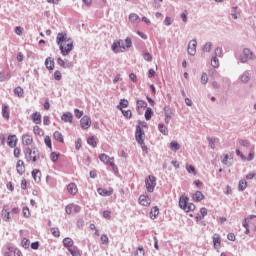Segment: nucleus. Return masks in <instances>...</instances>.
<instances>
[{"label":"nucleus","mask_w":256,"mask_h":256,"mask_svg":"<svg viewBox=\"0 0 256 256\" xmlns=\"http://www.w3.org/2000/svg\"><path fill=\"white\" fill-rule=\"evenodd\" d=\"M24 155H25V159H27V161H32V163H37V161H39V149L37 147H27L24 149Z\"/></svg>","instance_id":"1"},{"label":"nucleus","mask_w":256,"mask_h":256,"mask_svg":"<svg viewBox=\"0 0 256 256\" xmlns=\"http://www.w3.org/2000/svg\"><path fill=\"white\" fill-rule=\"evenodd\" d=\"M179 207L185 213H189L195 209V204L189 203V196L183 195L179 198Z\"/></svg>","instance_id":"2"},{"label":"nucleus","mask_w":256,"mask_h":256,"mask_svg":"<svg viewBox=\"0 0 256 256\" xmlns=\"http://www.w3.org/2000/svg\"><path fill=\"white\" fill-rule=\"evenodd\" d=\"M240 63H247L248 61H254L256 59L255 53L249 48H244L242 54L239 56Z\"/></svg>","instance_id":"3"},{"label":"nucleus","mask_w":256,"mask_h":256,"mask_svg":"<svg viewBox=\"0 0 256 256\" xmlns=\"http://www.w3.org/2000/svg\"><path fill=\"white\" fill-rule=\"evenodd\" d=\"M145 185L148 193H153L155 187H157V178L153 175H149L148 178L145 179Z\"/></svg>","instance_id":"4"},{"label":"nucleus","mask_w":256,"mask_h":256,"mask_svg":"<svg viewBox=\"0 0 256 256\" xmlns=\"http://www.w3.org/2000/svg\"><path fill=\"white\" fill-rule=\"evenodd\" d=\"M135 139L138 145H143L145 141V130L140 125H136Z\"/></svg>","instance_id":"5"},{"label":"nucleus","mask_w":256,"mask_h":256,"mask_svg":"<svg viewBox=\"0 0 256 256\" xmlns=\"http://www.w3.org/2000/svg\"><path fill=\"white\" fill-rule=\"evenodd\" d=\"M73 39L67 37V33L59 32L56 37V44L58 47H61L63 43H71Z\"/></svg>","instance_id":"6"},{"label":"nucleus","mask_w":256,"mask_h":256,"mask_svg":"<svg viewBox=\"0 0 256 256\" xmlns=\"http://www.w3.org/2000/svg\"><path fill=\"white\" fill-rule=\"evenodd\" d=\"M59 49H60V53L61 55H63V57H67V55H69V53H71L73 51V41L72 42H68L65 45H60L59 46Z\"/></svg>","instance_id":"7"},{"label":"nucleus","mask_w":256,"mask_h":256,"mask_svg":"<svg viewBox=\"0 0 256 256\" xmlns=\"http://www.w3.org/2000/svg\"><path fill=\"white\" fill-rule=\"evenodd\" d=\"M119 48L122 49V53L125 50V44L123 43V40H115L111 45V50L113 53H119Z\"/></svg>","instance_id":"8"},{"label":"nucleus","mask_w":256,"mask_h":256,"mask_svg":"<svg viewBox=\"0 0 256 256\" xmlns=\"http://www.w3.org/2000/svg\"><path fill=\"white\" fill-rule=\"evenodd\" d=\"M197 53V39H193L188 43V55L192 57Z\"/></svg>","instance_id":"9"},{"label":"nucleus","mask_w":256,"mask_h":256,"mask_svg":"<svg viewBox=\"0 0 256 256\" xmlns=\"http://www.w3.org/2000/svg\"><path fill=\"white\" fill-rule=\"evenodd\" d=\"M80 127L81 129L87 130L91 127V117L85 115L80 119Z\"/></svg>","instance_id":"10"},{"label":"nucleus","mask_w":256,"mask_h":256,"mask_svg":"<svg viewBox=\"0 0 256 256\" xmlns=\"http://www.w3.org/2000/svg\"><path fill=\"white\" fill-rule=\"evenodd\" d=\"M138 202L143 207H149V205H151V198L149 196L140 195L138 198Z\"/></svg>","instance_id":"11"},{"label":"nucleus","mask_w":256,"mask_h":256,"mask_svg":"<svg viewBox=\"0 0 256 256\" xmlns=\"http://www.w3.org/2000/svg\"><path fill=\"white\" fill-rule=\"evenodd\" d=\"M7 145L11 149L17 147V135L10 134L7 138Z\"/></svg>","instance_id":"12"},{"label":"nucleus","mask_w":256,"mask_h":256,"mask_svg":"<svg viewBox=\"0 0 256 256\" xmlns=\"http://www.w3.org/2000/svg\"><path fill=\"white\" fill-rule=\"evenodd\" d=\"M44 64L48 71H53V69H55V59H53V57H47Z\"/></svg>","instance_id":"13"},{"label":"nucleus","mask_w":256,"mask_h":256,"mask_svg":"<svg viewBox=\"0 0 256 256\" xmlns=\"http://www.w3.org/2000/svg\"><path fill=\"white\" fill-rule=\"evenodd\" d=\"M61 121L64 123H73V113L64 112L61 116Z\"/></svg>","instance_id":"14"},{"label":"nucleus","mask_w":256,"mask_h":256,"mask_svg":"<svg viewBox=\"0 0 256 256\" xmlns=\"http://www.w3.org/2000/svg\"><path fill=\"white\" fill-rule=\"evenodd\" d=\"M30 119L35 123V125H41V113L34 112L31 114Z\"/></svg>","instance_id":"15"},{"label":"nucleus","mask_w":256,"mask_h":256,"mask_svg":"<svg viewBox=\"0 0 256 256\" xmlns=\"http://www.w3.org/2000/svg\"><path fill=\"white\" fill-rule=\"evenodd\" d=\"M127 107H129V100L125 98L120 99L119 104L116 106L118 111H123V109H127Z\"/></svg>","instance_id":"16"},{"label":"nucleus","mask_w":256,"mask_h":256,"mask_svg":"<svg viewBox=\"0 0 256 256\" xmlns=\"http://www.w3.org/2000/svg\"><path fill=\"white\" fill-rule=\"evenodd\" d=\"M31 174H32V179H34L35 183H41V170L34 169L32 170Z\"/></svg>","instance_id":"17"},{"label":"nucleus","mask_w":256,"mask_h":256,"mask_svg":"<svg viewBox=\"0 0 256 256\" xmlns=\"http://www.w3.org/2000/svg\"><path fill=\"white\" fill-rule=\"evenodd\" d=\"M97 193L101 195V197H111L113 195V189L107 190L103 188H98Z\"/></svg>","instance_id":"18"},{"label":"nucleus","mask_w":256,"mask_h":256,"mask_svg":"<svg viewBox=\"0 0 256 256\" xmlns=\"http://www.w3.org/2000/svg\"><path fill=\"white\" fill-rule=\"evenodd\" d=\"M192 199L199 203L200 201H203V199H205V195H203L202 191L198 190L193 194Z\"/></svg>","instance_id":"19"},{"label":"nucleus","mask_w":256,"mask_h":256,"mask_svg":"<svg viewBox=\"0 0 256 256\" xmlns=\"http://www.w3.org/2000/svg\"><path fill=\"white\" fill-rule=\"evenodd\" d=\"M67 191L70 193V195H77V184L70 183L67 186Z\"/></svg>","instance_id":"20"},{"label":"nucleus","mask_w":256,"mask_h":256,"mask_svg":"<svg viewBox=\"0 0 256 256\" xmlns=\"http://www.w3.org/2000/svg\"><path fill=\"white\" fill-rule=\"evenodd\" d=\"M170 149H171V151H174L175 153H177V151H179V149H181V144H179V142L173 140L170 142Z\"/></svg>","instance_id":"21"},{"label":"nucleus","mask_w":256,"mask_h":256,"mask_svg":"<svg viewBox=\"0 0 256 256\" xmlns=\"http://www.w3.org/2000/svg\"><path fill=\"white\" fill-rule=\"evenodd\" d=\"M22 143L24 145H31V143H33V137H31L29 134H24L22 136Z\"/></svg>","instance_id":"22"},{"label":"nucleus","mask_w":256,"mask_h":256,"mask_svg":"<svg viewBox=\"0 0 256 256\" xmlns=\"http://www.w3.org/2000/svg\"><path fill=\"white\" fill-rule=\"evenodd\" d=\"M2 218H3V221H6L7 223H9V221H11V212H9V211H7V209L3 208Z\"/></svg>","instance_id":"23"},{"label":"nucleus","mask_w":256,"mask_h":256,"mask_svg":"<svg viewBox=\"0 0 256 256\" xmlns=\"http://www.w3.org/2000/svg\"><path fill=\"white\" fill-rule=\"evenodd\" d=\"M53 137L58 143H65V139L63 138V134L59 131H55Z\"/></svg>","instance_id":"24"},{"label":"nucleus","mask_w":256,"mask_h":256,"mask_svg":"<svg viewBox=\"0 0 256 256\" xmlns=\"http://www.w3.org/2000/svg\"><path fill=\"white\" fill-rule=\"evenodd\" d=\"M73 239L66 237L63 239V245L66 249H71L73 247Z\"/></svg>","instance_id":"25"},{"label":"nucleus","mask_w":256,"mask_h":256,"mask_svg":"<svg viewBox=\"0 0 256 256\" xmlns=\"http://www.w3.org/2000/svg\"><path fill=\"white\" fill-rule=\"evenodd\" d=\"M158 131L162 133V135H169V129L163 123L158 124Z\"/></svg>","instance_id":"26"},{"label":"nucleus","mask_w":256,"mask_h":256,"mask_svg":"<svg viewBox=\"0 0 256 256\" xmlns=\"http://www.w3.org/2000/svg\"><path fill=\"white\" fill-rule=\"evenodd\" d=\"M144 117H145L146 121H151V119L153 117V109L151 107L146 108Z\"/></svg>","instance_id":"27"},{"label":"nucleus","mask_w":256,"mask_h":256,"mask_svg":"<svg viewBox=\"0 0 256 256\" xmlns=\"http://www.w3.org/2000/svg\"><path fill=\"white\" fill-rule=\"evenodd\" d=\"M250 76H249V71H245L241 76H240V80L242 83H249L250 81Z\"/></svg>","instance_id":"28"},{"label":"nucleus","mask_w":256,"mask_h":256,"mask_svg":"<svg viewBox=\"0 0 256 256\" xmlns=\"http://www.w3.org/2000/svg\"><path fill=\"white\" fill-rule=\"evenodd\" d=\"M14 95H16L17 97H23V95H25V91L23 90V88H21V86L16 87L13 90Z\"/></svg>","instance_id":"29"},{"label":"nucleus","mask_w":256,"mask_h":256,"mask_svg":"<svg viewBox=\"0 0 256 256\" xmlns=\"http://www.w3.org/2000/svg\"><path fill=\"white\" fill-rule=\"evenodd\" d=\"M2 117L4 119H9V106L7 105H2Z\"/></svg>","instance_id":"30"},{"label":"nucleus","mask_w":256,"mask_h":256,"mask_svg":"<svg viewBox=\"0 0 256 256\" xmlns=\"http://www.w3.org/2000/svg\"><path fill=\"white\" fill-rule=\"evenodd\" d=\"M256 215H249L248 217L244 218L243 222H242V227H244V229H247L249 227V219H255Z\"/></svg>","instance_id":"31"},{"label":"nucleus","mask_w":256,"mask_h":256,"mask_svg":"<svg viewBox=\"0 0 256 256\" xmlns=\"http://www.w3.org/2000/svg\"><path fill=\"white\" fill-rule=\"evenodd\" d=\"M44 143H45L46 147H48V149H50V151H53V143L51 142V136H45Z\"/></svg>","instance_id":"32"},{"label":"nucleus","mask_w":256,"mask_h":256,"mask_svg":"<svg viewBox=\"0 0 256 256\" xmlns=\"http://www.w3.org/2000/svg\"><path fill=\"white\" fill-rule=\"evenodd\" d=\"M68 251L72 256H81V252H79V248H77V246L69 248Z\"/></svg>","instance_id":"33"},{"label":"nucleus","mask_w":256,"mask_h":256,"mask_svg":"<svg viewBox=\"0 0 256 256\" xmlns=\"http://www.w3.org/2000/svg\"><path fill=\"white\" fill-rule=\"evenodd\" d=\"M245 189H247V180L242 179L239 181L238 191H244Z\"/></svg>","instance_id":"34"},{"label":"nucleus","mask_w":256,"mask_h":256,"mask_svg":"<svg viewBox=\"0 0 256 256\" xmlns=\"http://www.w3.org/2000/svg\"><path fill=\"white\" fill-rule=\"evenodd\" d=\"M87 143H88V145H90V147H93V149H95V147H97V141L95 140V136H90L87 139Z\"/></svg>","instance_id":"35"},{"label":"nucleus","mask_w":256,"mask_h":256,"mask_svg":"<svg viewBox=\"0 0 256 256\" xmlns=\"http://www.w3.org/2000/svg\"><path fill=\"white\" fill-rule=\"evenodd\" d=\"M157 215H159V207L154 206L150 212V217H151V219H156Z\"/></svg>","instance_id":"36"},{"label":"nucleus","mask_w":256,"mask_h":256,"mask_svg":"<svg viewBox=\"0 0 256 256\" xmlns=\"http://www.w3.org/2000/svg\"><path fill=\"white\" fill-rule=\"evenodd\" d=\"M211 66L214 67V69H219V58H217V56L212 57Z\"/></svg>","instance_id":"37"},{"label":"nucleus","mask_w":256,"mask_h":256,"mask_svg":"<svg viewBox=\"0 0 256 256\" xmlns=\"http://www.w3.org/2000/svg\"><path fill=\"white\" fill-rule=\"evenodd\" d=\"M229 159H233V157L229 158V154H224V157L222 159L223 165H226L227 167H231V162H229Z\"/></svg>","instance_id":"38"},{"label":"nucleus","mask_w":256,"mask_h":256,"mask_svg":"<svg viewBox=\"0 0 256 256\" xmlns=\"http://www.w3.org/2000/svg\"><path fill=\"white\" fill-rule=\"evenodd\" d=\"M123 117H125V119H131V117H133V112H131V110H120Z\"/></svg>","instance_id":"39"},{"label":"nucleus","mask_w":256,"mask_h":256,"mask_svg":"<svg viewBox=\"0 0 256 256\" xmlns=\"http://www.w3.org/2000/svg\"><path fill=\"white\" fill-rule=\"evenodd\" d=\"M21 245L24 249H29V247L31 246V241H29L28 238H23L21 241Z\"/></svg>","instance_id":"40"},{"label":"nucleus","mask_w":256,"mask_h":256,"mask_svg":"<svg viewBox=\"0 0 256 256\" xmlns=\"http://www.w3.org/2000/svg\"><path fill=\"white\" fill-rule=\"evenodd\" d=\"M186 171L188 173H192L193 175H197V170H195V166H193L191 164L186 165Z\"/></svg>","instance_id":"41"},{"label":"nucleus","mask_w":256,"mask_h":256,"mask_svg":"<svg viewBox=\"0 0 256 256\" xmlns=\"http://www.w3.org/2000/svg\"><path fill=\"white\" fill-rule=\"evenodd\" d=\"M213 245H214V249H217V247L221 246V237H219V235L213 238Z\"/></svg>","instance_id":"42"},{"label":"nucleus","mask_w":256,"mask_h":256,"mask_svg":"<svg viewBox=\"0 0 256 256\" xmlns=\"http://www.w3.org/2000/svg\"><path fill=\"white\" fill-rule=\"evenodd\" d=\"M135 256H145V248H143V246H139L136 249V252L134 254Z\"/></svg>","instance_id":"43"},{"label":"nucleus","mask_w":256,"mask_h":256,"mask_svg":"<svg viewBox=\"0 0 256 256\" xmlns=\"http://www.w3.org/2000/svg\"><path fill=\"white\" fill-rule=\"evenodd\" d=\"M125 49H131L133 47V40H131V37H127L125 40Z\"/></svg>","instance_id":"44"},{"label":"nucleus","mask_w":256,"mask_h":256,"mask_svg":"<svg viewBox=\"0 0 256 256\" xmlns=\"http://www.w3.org/2000/svg\"><path fill=\"white\" fill-rule=\"evenodd\" d=\"M59 157H60V155L57 154V152H52L50 154V159H51L52 163H57V161H59Z\"/></svg>","instance_id":"45"},{"label":"nucleus","mask_w":256,"mask_h":256,"mask_svg":"<svg viewBox=\"0 0 256 256\" xmlns=\"http://www.w3.org/2000/svg\"><path fill=\"white\" fill-rule=\"evenodd\" d=\"M136 105L137 109H143L147 107V102H145L144 100H137Z\"/></svg>","instance_id":"46"},{"label":"nucleus","mask_w":256,"mask_h":256,"mask_svg":"<svg viewBox=\"0 0 256 256\" xmlns=\"http://www.w3.org/2000/svg\"><path fill=\"white\" fill-rule=\"evenodd\" d=\"M99 159L102 163H107V161H109V159H111V157H109V155L102 153L99 155Z\"/></svg>","instance_id":"47"},{"label":"nucleus","mask_w":256,"mask_h":256,"mask_svg":"<svg viewBox=\"0 0 256 256\" xmlns=\"http://www.w3.org/2000/svg\"><path fill=\"white\" fill-rule=\"evenodd\" d=\"M164 115L165 116H170V117L173 115V110H171V106L166 105L164 107Z\"/></svg>","instance_id":"48"},{"label":"nucleus","mask_w":256,"mask_h":256,"mask_svg":"<svg viewBox=\"0 0 256 256\" xmlns=\"http://www.w3.org/2000/svg\"><path fill=\"white\" fill-rule=\"evenodd\" d=\"M207 140L209 141V146L211 149H215V143L219 141V139L208 137Z\"/></svg>","instance_id":"49"},{"label":"nucleus","mask_w":256,"mask_h":256,"mask_svg":"<svg viewBox=\"0 0 256 256\" xmlns=\"http://www.w3.org/2000/svg\"><path fill=\"white\" fill-rule=\"evenodd\" d=\"M50 232L52 233L53 237H61V232L59 231V228H51Z\"/></svg>","instance_id":"50"},{"label":"nucleus","mask_w":256,"mask_h":256,"mask_svg":"<svg viewBox=\"0 0 256 256\" xmlns=\"http://www.w3.org/2000/svg\"><path fill=\"white\" fill-rule=\"evenodd\" d=\"M143 58L145 61H148L149 63H151V61H153V56L149 52H144Z\"/></svg>","instance_id":"51"},{"label":"nucleus","mask_w":256,"mask_h":256,"mask_svg":"<svg viewBox=\"0 0 256 256\" xmlns=\"http://www.w3.org/2000/svg\"><path fill=\"white\" fill-rule=\"evenodd\" d=\"M209 82V77L207 76V73H202L201 75V83L202 85H207V83Z\"/></svg>","instance_id":"52"},{"label":"nucleus","mask_w":256,"mask_h":256,"mask_svg":"<svg viewBox=\"0 0 256 256\" xmlns=\"http://www.w3.org/2000/svg\"><path fill=\"white\" fill-rule=\"evenodd\" d=\"M212 47H213V44H212L211 42H207V43L203 46V51H205L206 53H210Z\"/></svg>","instance_id":"53"},{"label":"nucleus","mask_w":256,"mask_h":256,"mask_svg":"<svg viewBox=\"0 0 256 256\" xmlns=\"http://www.w3.org/2000/svg\"><path fill=\"white\" fill-rule=\"evenodd\" d=\"M54 79L55 81H61V79H63V75L61 74V71L56 70L54 72Z\"/></svg>","instance_id":"54"},{"label":"nucleus","mask_w":256,"mask_h":256,"mask_svg":"<svg viewBox=\"0 0 256 256\" xmlns=\"http://www.w3.org/2000/svg\"><path fill=\"white\" fill-rule=\"evenodd\" d=\"M138 19H139V15L135 13H131L129 15V21H131L132 23H135V21H138Z\"/></svg>","instance_id":"55"},{"label":"nucleus","mask_w":256,"mask_h":256,"mask_svg":"<svg viewBox=\"0 0 256 256\" xmlns=\"http://www.w3.org/2000/svg\"><path fill=\"white\" fill-rule=\"evenodd\" d=\"M23 217L29 218L31 215V212L29 211V207L25 206L22 210Z\"/></svg>","instance_id":"56"},{"label":"nucleus","mask_w":256,"mask_h":256,"mask_svg":"<svg viewBox=\"0 0 256 256\" xmlns=\"http://www.w3.org/2000/svg\"><path fill=\"white\" fill-rule=\"evenodd\" d=\"M74 115H75V117H76L77 119H81V117H83V111H81V110L75 108V109H74Z\"/></svg>","instance_id":"57"},{"label":"nucleus","mask_w":256,"mask_h":256,"mask_svg":"<svg viewBox=\"0 0 256 256\" xmlns=\"http://www.w3.org/2000/svg\"><path fill=\"white\" fill-rule=\"evenodd\" d=\"M100 239L103 245H109V237L107 236V234H103Z\"/></svg>","instance_id":"58"},{"label":"nucleus","mask_w":256,"mask_h":256,"mask_svg":"<svg viewBox=\"0 0 256 256\" xmlns=\"http://www.w3.org/2000/svg\"><path fill=\"white\" fill-rule=\"evenodd\" d=\"M39 246H40L39 241H35L30 244V247L31 249H33V251H37V249H39Z\"/></svg>","instance_id":"59"},{"label":"nucleus","mask_w":256,"mask_h":256,"mask_svg":"<svg viewBox=\"0 0 256 256\" xmlns=\"http://www.w3.org/2000/svg\"><path fill=\"white\" fill-rule=\"evenodd\" d=\"M215 55H216V57H222V55H223V48L216 47L215 48Z\"/></svg>","instance_id":"60"},{"label":"nucleus","mask_w":256,"mask_h":256,"mask_svg":"<svg viewBox=\"0 0 256 256\" xmlns=\"http://www.w3.org/2000/svg\"><path fill=\"white\" fill-rule=\"evenodd\" d=\"M239 9V7L237 6H233L232 7V13H231V16L233 17V19H238L237 17V10Z\"/></svg>","instance_id":"61"},{"label":"nucleus","mask_w":256,"mask_h":256,"mask_svg":"<svg viewBox=\"0 0 256 256\" xmlns=\"http://www.w3.org/2000/svg\"><path fill=\"white\" fill-rule=\"evenodd\" d=\"M256 177V172H250L246 175L247 181H251V179H255Z\"/></svg>","instance_id":"62"},{"label":"nucleus","mask_w":256,"mask_h":256,"mask_svg":"<svg viewBox=\"0 0 256 256\" xmlns=\"http://www.w3.org/2000/svg\"><path fill=\"white\" fill-rule=\"evenodd\" d=\"M172 23L173 22L171 21V17L166 16L165 20H164V25H166V27H169V26H171Z\"/></svg>","instance_id":"63"},{"label":"nucleus","mask_w":256,"mask_h":256,"mask_svg":"<svg viewBox=\"0 0 256 256\" xmlns=\"http://www.w3.org/2000/svg\"><path fill=\"white\" fill-rule=\"evenodd\" d=\"M103 217H104V219H111V211L104 210L103 211Z\"/></svg>","instance_id":"64"}]
</instances>
